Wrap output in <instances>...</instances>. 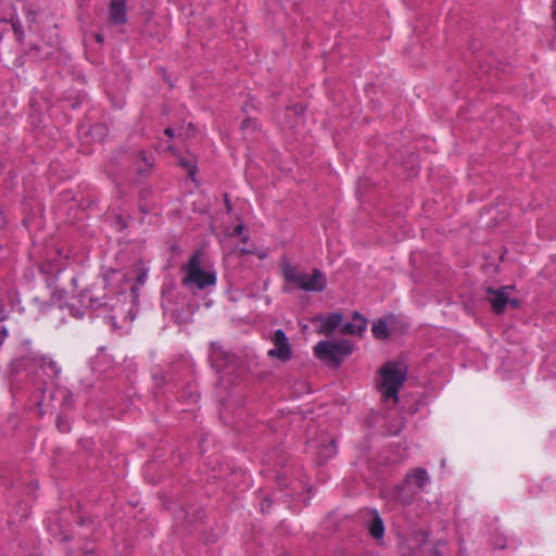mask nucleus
<instances>
[{
    "instance_id": "obj_1",
    "label": "nucleus",
    "mask_w": 556,
    "mask_h": 556,
    "mask_svg": "<svg viewBox=\"0 0 556 556\" xmlns=\"http://www.w3.org/2000/svg\"><path fill=\"white\" fill-rule=\"evenodd\" d=\"M182 283L190 290H204L216 285V271L200 252H195L184 267Z\"/></svg>"
},
{
    "instance_id": "obj_2",
    "label": "nucleus",
    "mask_w": 556,
    "mask_h": 556,
    "mask_svg": "<svg viewBox=\"0 0 556 556\" xmlns=\"http://www.w3.org/2000/svg\"><path fill=\"white\" fill-rule=\"evenodd\" d=\"M406 377V367L403 363L389 362L380 369V382L378 390L382 400L396 404L399 390Z\"/></svg>"
},
{
    "instance_id": "obj_3",
    "label": "nucleus",
    "mask_w": 556,
    "mask_h": 556,
    "mask_svg": "<svg viewBox=\"0 0 556 556\" xmlns=\"http://www.w3.org/2000/svg\"><path fill=\"white\" fill-rule=\"evenodd\" d=\"M282 274L287 283L293 285L303 291L321 292L327 287L326 276L317 268L307 273L291 265H286L282 268Z\"/></svg>"
},
{
    "instance_id": "obj_4",
    "label": "nucleus",
    "mask_w": 556,
    "mask_h": 556,
    "mask_svg": "<svg viewBox=\"0 0 556 556\" xmlns=\"http://www.w3.org/2000/svg\"><path fill=\"white\" fill-rule=\"evenodd\" d=\"M429 481L425 469L416 468L407 473L404 482L396 486L391 496L401 504H410Z\"/></svg>"
},
{
    "instance_id": "obj_5",
    "label": "nucleus",
    "mask_w": 556,
    "mask_h": 556,
    "mask_svg": "<svg viewBox=\"0 0 556 556\" xmlns=\"http://www.w3.org/2000/svg\"><path fill=\"white\" fill-rule=\"evenodd\" d=\"M249 241V236L244 232L241 224L235 226L232 229H226L220 243L224 251L228 254L238 253L240 255L250 254L252 251L245 245Z\"/></svg>"
},
{
    "instance_id": "obj_6",
    "label": "nucleus",
    "mask_w": 556,
    "mask_h": 556,
    "mask_svg": "<svg viewBox=\"0 0 556 556\" xmlns=\"http://www.w3.org/2000/svg\"><path fill=\"white\" fill-rule=\"evenodd\" d=\"M314 353L320 359L340 362L343 356L352 353V346L349 341H319L314 348Z\"/></svg>"
},
{
    "instance_id": "obj_7",
    "label": "nucleus",
    "mask_w": 556,
    "mask_h": 556,
    "mask_svg": "<svg viewBox=\"0 0 556 556\" xmlns=\"http://www.w3.org/2000/svg\"><path fill=\"white\" fill-rule=\"evenodd\" d=\"M210 361L213 367L223 375V378L237 370V358L229 352L225 351L218 343H212Z\"/></svg>"
},
{
    "instance_id": "obj_8",
    "label": "nucleus",
    "mask_w": 556,
    "mask_h": 556,
    "mask_svg": "<svg viewBox=\"0 0 556 556\" xmlns=\"http://www.w3.org/2000/svg\"><path fill=\"white\" fill-rule=\"evenodd\" d=\"M514 287L505 286L501 288H489L488 299L492 305V308L496 313L504 312L507 307H517L518 300L513 296Z\"/></svg>"
},
{
    "instance_id": "obj_9",
    "label": "nucleus",
    "mask_w": 556,
    "mask_h": 556,
    "mask_svg": "<svg viewBox=\"0 0 556 556\" xmlns=\"http://www.w3.org/2000/svg\"><path fill=\"white\" fill-rule=\"evenodd\" d=\"M274 348L268 351V355L273 358H277L281 362H288L292 357L291 345L286 333L278 329L271 337Z\"/></svg>"
},
{
    "instance_id": "obj_10",
    "label": "nucleus",
    "mask_w": 556,
    "mask_h": 556,
    "mask_svg": "<svg viewBox=\"0 0 556 556\" xmlns=\"http://www.w3.org/2000/svg\"><path fill=\"white\" fill-rule=\"evenodd\" d=\"M29 363L41 368L47 376L56 377L61 372V367L56 364V362L47 355L31 352L29 356L26 357L25 367L28 366Z\"/></svg>"
},
{
    "instance_id": "obj_11",
    "label": "nucleus",
    "mask_w": 556,
    "mask_h": 556,
    "mask_svg": "<svg viewBox=\"0 0 556 556\" xmlns=\"http://www.w3.org/2000/svg\"><path fill=\"white\" fill-rule=\"evenodd\" d=\"M342 320L343 316L340 313H331L328 316H318L314 319L315 323L319 324V332L327 336L334 331Z\"/></svg>"
},
{
    "instance_id": "obj_12",
    "label": "nucleus",
    "mask_w": 556,
    "mask_h": 556,
    "mask_svg": "<svg viewBox=\"0 0 556 556\" xmlns=\"http://www.w3.org/2000/svg\"><path fill=\"white\" fill-rule=\"evenodd\" d=\"M126 0H111L110 3V21L115 25L125 24L126 16Z\"/></svg>"
},
{
    "instance_id": "obj_13",
    "label": "nucleus",
    "mask_w": 556,
    "mask_h": 556,
    "mask_svg": "<svg viewBox=\"0 0 556 556\" xmlns=\"http://www.w3.org/2000/svg\"><path fill=\"white\" fill-rule=\"evenodd\" d=\"M366 327V319L361 314L355 313L351 321L342 325L341 331L346 334L361 336L365 331Z\"/></svg>"
},
{
    "instance_id": "obj_14",
    "label": "nucleus",
    "mask_w": 556,
    "mask_h": 556,
    "mask_svg": "<svg viewBox=\"0 0 556 556\" xmlns=\"http://www.w3.org/2000/svg\"><path fill=\"white\" fill-rule=\"evenodd\" d=\"M369 519L367 521L368 530L374 539H382L384 534V525L377 510L368 511Z\"/></svg>"
},
{
    "instance_id": "obj_15",
    "label": "nucleus",
    "mask_w": 556,
    "mask_h": 556,
    "mask_svg": "<svg viewBox=\"0 0 556 556\" xmlns=\"http://www.w3.org/2000/svg\"><path fill=\"white\" fill-rule=\"evenodd\" d=\"M395 321V318L393 316H388L386 318H381L377 320L372 325V333L378 339H386L389 337L391 332V328Z\"/></svg>"
},
{
    "instance_id": "obj_16",
    "label": "nucleus",
    "mask_w": 556,
    "mask_h": 556,
    "mask_svg": "<svg viewBox=\"0 0 556 556\" xmlns=\"http://www.w3.org/2000/svg\"><path fill=\"white\" fill-rule=\"evenodd\" d=\"M336 454V441L330 439L328 443L324 444L319 451V457L326 462Z\"/></svg>"
},
{
    "instance_id": "obj_17",
    "label": "nucleus",
    "mask_w": 556,
    "mask_h": 556,
    "mask_svg": "<svg viewBox=\"0 0 556 556\" xmlns=\"http://www.w3.org/2000/svg\"><path fill=\"white\" fill-rule=\"evenodd\" d=\"M140 159L144 163V167L139 166L138 170L140 173H144L146 170H148L153 165L152 155L142 151L140 153Z\"/></svg>"
},
{
    "instance_id": "obj_18",
    "label": "nucleus",
    "mask_w": 556,
    "mask_h": 556,
    "mask_svg": "<svg viewBox=\"0 0 556 556\" xmlns=\"http://www.w3.org/2000/svg\"><path fill=\"white\" fill-rule=\"evenodd\" d=\"M179 162L181 166L188 169L190 176L194 175L195 166L191 160L180 159Z\"/></svg>"
},
{
    "instance_id": "obj_19",
    "label": "nucleus",
    "mask_w": 556,
    "mask_h": 556,
    "mask_svg": "<svg viewBox=\"0 0 556 556\" xmlns=\"http://www.w3.org/2000/svg\"><path fill=\"white\" fill-rule=\"evenodd\" d=\"M58 428L62 432H66L70 429L67 422H63L61 419H59V421H58Z\"/></svg>"
},
{
    "instance_id": "obj_20",
    "label": "nucleus",
    "mask_w": 556,
    "mask_h": 556,
    "mask_svg": "<svg viewBox=\"0 0 556 556\" xmlns=\"http://www.w3.org/2000/svg\"><path fill=\"white\" fill-rule=\"evenodd\" d=\"M60 392L63 395L64 404H68L72 395L66 390H61Z\"/></svg>"
},
{
    "instance_id": "obj_21",
    "label": "nucleus",
    "mask_w": 556,
    "mask_h": 556,
    "mask_svg": "<svg viewBox=\"0 0 556 556\" xmlns=\"http://www.w3.org/2000/svg\"><path fill=\"white\" fill-rule=\"evenodd\" d=\"M552 15H553L554 21L556 22V0H553Z\"/></svg>"
},
{
    "instance_id": "obj_22",
    "label": "nucleus",
    "mask_w": 556,
    "mask_h": 556,
    "mask_svg": "<svg viewBox=\"0 0 556 556\" xmlns=\"http://www.w3.org/2000/svg\"><path fill=\"white\" fill-rule=\"evenodd\" d=\"M165 134L168 136V137H173L174 136V130L173 128L168 127L165 129Z\"/></svg>"
},
{
    "instance_id": "obj_23",
    "label": "nucleus",
    "mask_w": 556,
    "mask_h": 556,
    "mask_svg": "<svg viewBox=\"0 0 556 556\" xmlns=\"http://www.w3.org/2000/svg\"><path fill=\"white\" fill-rule=\"evenodd\" d=\"M269 502L266 500L264 503H262V510L264 511L265 508H268L269 507Z\"/></svg>"
},
{
    "instance_id": "obj_24",
    "label": "nucleus",
    "mask_w": 556,
    "mask_h": 556,
    "mask_svg": "<svg viewBox=\"0 0 556 556\" xmlns=\"http://www.w3.org/2000/svg\"><path fill=\"white\" fill-rule=\"evenodd\" d=\"M100 126H94L91 128V132L94 134V132H98V130H100Z\"/></svg>"
},
{
    "instance_id": "obj_25",
    "label": "nucleus",
    "mask_w": 556,
    "mask_h": 556,
    "mask_svg": "<svg viewBox=\"0 0 556 556\" xmlns=\"http://www.w3.org/2000/svg\"><path fill=\"white\" fill-rule=\"evenodd\" d=\"M22 366V362L20 364L13 363V367L15 368V371H18V367Z\"/></svg>"
},
{
    "instance_id": "obj_26",
    "label": "nucleus",
    "mask_w": 556,
    "mask_h": 556,
    "mask_svg": "<svg viewBox=\"0 0 556 556\" xmlns=\"http://www.w3.org/2000/svg\"><path fill=\"white\" fill-rule=\"evenodd\" d=\"M97 40H98L99 42H102V41H103V38H102V36H100V35H97Z\"/></svg>"
}]
</instances>
